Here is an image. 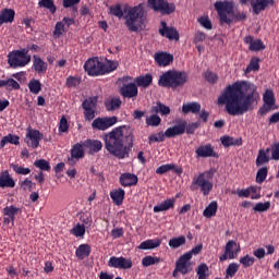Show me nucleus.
Returning <instances> with one entry per match:
<instances>
[{"mask_svg": "<svg viewBox=\"0 0 279 279\" xmlns=\"http://www.w3.org/2000/svg\"><path fill=\"white\" fill-rule=\"evenodd\" d=\"M260 99L256 85L247 81H236L228 85L218 97V106H226L231 117H241L253 110L254 104Z\"/></svg>", "mask_w": 279, "mask_h": 279, "instance_id": "f257e3e1", "label": "nucleus"}, {"mask_svg": "<svg viewBox=\"0 0 279 279\" xmlns=\"http://www.w3.org/2000/svg\"><path fill=\"white\" fill-rule=\"evenodd\" d=\"M105 143V149L123 160L130 158L132 147H134V131L130 125H121L114 128L112 131L105 133L102 136Z\"/></svg>", "mask_w": 279, "mask_h": 279, "instance_id": "f03ea898", "label": "nucleus"}, {"mask_svg": "<svg viewBox=\"0 0 279 279\" xmlns=\"http://www.w3.org/2000/svg\"><path fill=\"white\" fill-rule=\"evenodd\" d=\"M125 12V23L124 25L128 27L129 32H138L140 27H143L145 25V8L143 7V3H140L138 5L124 9Z\"/></svg>", "mask_w": 279, "mask_h": 279, "instance_id": "7ed1b4c3", "label": "nucleus"}, {"mask_svg": "<svg viewBox=\"0 0 279 279\" xmlns=\"http://www.w3.org/2000/svg\"><path fill=\"white\" fill-rule=\"evenodd\" d=\"M215 8L220 17V23L230 25L233 21H245L247 15L245 13H239L234 15V2L230 1H217Z\"/></svg>", "mask_w": 279, "mask_h": 279, "instance_id": "20e7f679", "label": "nucleus"}, {"mask_svg": "<svg viewBox=\"0 0 279 279\" xmlns=\"http://www.w3.org/2000/svg\"><path fill=\"white\" fill-rule=\"evenodd\" d=\"M213 175L215 173L208 170L194 177L190 186L191 191H201L203 195H210V191H213Z\"/></svg>", "mask_w": 279, "mask_h": 279, "instance_id": "39448f33", "label": "nucleus"}, {"mask_svg": "<svg viewBox=\"0 0 279 279\" xmlns=\"http://www.w3.org/2000/svg\"><path fill=\"white\" fill-rule=\"evenodd\" d=\"M32 62V54L29 49L23 48L20 50L12 51L8 54V64L11 69H23Z\"/></svg>", "mask_w": 279, "mask_h": 279, "instance_id": "423d86ee", "label": "nucleus"}, {"mask_svg": "<svg viewBox=\"0 0 279 279\" xmlns=\"http://www.w3.org/2000/svg\"><path fill=\"white\" fill-rule=\"evenodd\" d=\"M84 69L90 77L104 75V62H101L97 57L88 59L84 64Z\"/></svg>", "mask_w": 279, "mask_h": 279, "instance_id": "0eeeda50", "label": "nucleus"}, {"mask_svg": "<svg viewBox=\"0 0 279 279\" xmlns=\"http://www.w3.org/2000/svg\"><path fill=\"white\" fill-rule=\"evenodd\" d=\"M43 138H45V135L40 131L32 128L26 130L25 143L27 144V147H32V149H38Z\"/></svg>", "mask_w": 279, "mask_h": 279, "instance_id": "6e6552de", "label": "nucleus"}, {"mask_svg": "<svg viewBox=\"0 0 279 279\" xmlns=\"http://www.w3.org/2000/svg\"><path fill=\"white\" fill-rule=\"evenodd\" d=\"M117 121H119V118L116 116L112 117H106V118H96L92 122L93 130H99L100 132H106L109 128H112V125H116Z\"/></svg>", "mask_w": 279, "mask_h": 279, "instance_id": "1a4fd4ad", "label": "nucleus"}, {"mask_svg": "<svg viewBox=\"0 0 279 279\" xmlns=\"http://www.w3.org/2000/svg\"><path fill=\"white\" fill-rule=\"evenodd\" d=\"M264 107L260 109V114H267L269 110H276V96L272 89H266L263 95Z\"/></svg>", "mask_w": 279, "mask_h": 279, "instance_id": "9d476101", "label": "nucleus"}, {"mask_svg": "<svg viewBox=\"0 0 279 279\" xmlns=\"http://www.w3.org/2000/svg\"><path fill=\"white\" fill-rule=\"evenodd\" d=\"M132 259L123 256H111L108 262V267H113L114 269H132Z\"/></svg>", "mask_w": 279, "mask_h": 279, "instance_id": "9b49d317", "label": "nucleus"}, {"mask_svg": "<svg viewBox=\"0 0 279 279\" xmlns=\"http://www.w3.org/2000/svg\"><path fill=\"white\" fill-rule=\"evenodd\" d=\"M158 85L163 88H175V70H169L158 80Z\"/></svg>", "mask_w": 279, "mask_h": 279, "instance_id": "f8f14e48", "label": "nucleus"}, {"mask_svg": "<svg viewBox=\"0 0 279 279\" xmlns=\"http://www.w3.org/2000/svg\"><path fill=\"white\" fill-rule=\"evenodd\" d=\"M239 252H241V248L236 246V242L229 241L226 245L225 254L220 256V260H234L239 256Z\"/></svg>", "mask_w": 279, "mask_h": 279, "instance_id": "ddd939ff", "label": "nucleus"}, {"mask_svg": "<svg viewBox=\"0 0 279 279\" xmlns=\"http://www.w3.org/2000/svg\"><path fill=\"white\" fill-rule=\"evenodd\" d=\"M175 271L183 274V276L190 274V271H193V267L191 266V254H183L179 258L177 262Z\"/></svg>", "mask_w": 279, "mask_h": 279, "instance_id": "4468645a", "label": "nucleus"}, {"mask_svg": "<svg viewBox=\"0 0 279 279\" xmlns=\"http://www.w3.org/2000/svg\"><path fill=\"white\" fill-rule=\"evenodd\" d=\"M154 60L157 66H169L170 64H173L174 57L167 51H158L155 52Z\"/></svg>", "mask_w": 279, "mask_h": 279, "instance_id": "2eb2a0df", "label": "nucleus"}, {"mask_svg": "<svg viewBox=\"0 0 279 279\" xmlns=\"http://www.w3.org/2000/svg\"><path fill=\"white\" fill-rule=\"evenodd\" d=\"M148 8L161 14H171V7L166 0H148Z\"/></svg>", "mask_w": 279, "mask_h": 279, "instance_id": "dca6fc26", "label": "nucleus"}, {"mask_svg": "<svg viewBox=\"0 0 279 279\" xmlns=\"http://www.w3.org/2000/svg\"><path fill=\"white\" fill-rule=\"evenodd\" d=\"M120 95L124 99H134V97H138V86L135 83L123 84L120 88Z\"/></svg>", "mask_w": 279, "mask_h": 279, "instance_id": "f3484780", "label": "nucleus"}, {"mask_svg": "<svg viewBox=\"0 0 279 279\" xmlns=\"http://www.w3.org/2000/svg\"><path fill=\"white\" fill-rule=\"evenodd\" d=\"M33 71L37 73V75H46L47 70L49 69V64L43 60L38 54L33 56Z\"/></svg>", "mask_w": 279, "mask_h": 279, "instance_id": "a211bd4d", "label": "nucleus"}, {"mask_svg": "<svg viewBox=\"0 0 279 279\" xmlns=\"http://www.w3.org/2000/svg\"><path fill=\"white\" fill-rule=\"evenodd\" d=\"M119 183L124 189H130L132 186H136L138 184V177L134 173L124 172L119 178Z\"/></svg>", "mask_w": 279, "mask_h": 279, "instance_id": "6ab92c4d", "label": "nucleus"}, {"mask_svg": "<svg viewBox=\"0 0 279 279\" xmlns=\"http://www.w3.org/2000/svg\"><path fill=\"white\" fill-rule=\"evenodd\" d=\"M196 156L197 158H218L219 155L217 151H215V147L210 144L201 145L196 149Z\"/></svg>", "mask_w": 279, "mask_h": 279, "instance_id": "aec40b11", "label": "nucleus"}, {"mask_svg": "<svg viewBox=\"0 0 279 279\" xmlns=\"http://www.w3.org/2000/svg\"><path fill=\"white\" fill-rule=\"evenodd\" d=\"M83 147L88 150L90 156H94V154L101 151L104 144L99 140H86L83 142Z\"/></svg>", "mask_w": 279, "mask_h": 279, "instance_id": "412c9836", "label": "nucleus"}, {"mask_svg": "<svg viewBox=\"0 0 279 279\" xmlns=\"http://www.w3.org/2000/svg\"><path fill=\"white\" fill-rule=\"evenodd\" d=\"M16 182L8 170H4L0 173V189H14Z\"/></svg>", "mask_w": 279, "mask_h": 279, "instance_id": "4be33fe9", "label": "nucleus"}, {"mask_svg": "<svg viewBox=\"0 0 279 279\" xmlns=\"http://www.w3.org/2000/svg\"><path fill=\"white\" fill-rule=\"evenodd\" d=\"M245 45H248L250 51H263L265 50V44L260 39H254L253 36H246L244 38Z\"/></svg>", "mask_w": 279, "mask_h": 279, "instance_id": "5701e85b", "label": "nucleus"}, {"mask_svg": "<svg viewBox=\"0 0 279 279\" xmlns=\"http://www.w3.org/2000/svg\"><path fill=\"white\" fill-rule=\"evenodd\" d=\"M267 5H274V0H251L254 14H260Z\"/></svg>", "mask_w": 279, "mask_h": 279, "instance_id": "b1692460", "label": "nucleus"}, {"mask_svg": "<svg viewBox=\"0 0 279 279\" xmlns=\"http://www.w3.org/2000/svg\"><path fill=\"white\" fill-rule=\"evenodd\" d=\"M92 252L93 248L90 247V244H80L75 251V256L78 260H84V258H88V256H90Z\"/></svg>", "mask_w": 279, "mask_h": 279, "instance_id": "393cba45", "label": "nucleus"}, {"mask_svg": "<svg viewBox=\"0 0 279 279\" xmlns=\"http://www.w3.org/2000/svg\"><path fill=\"white\" fill-rule=\"evenodd\" d=\"M15 14L13 9H3L0 12V27L3 23H13Z\"/></svg>", "mask_w": 279, "mask_h": 279, "instance_id": "a878e982", "label": "nucleus"}, {"mask_svg": "<svg viewBox=\"0 0 279 279\" xmlns=\"http://www.w3.org/2000/svg\"><path fill=\"white\" fill-rule=\"evenodd\" d=\"M110 197L116 206H121V204H123V199H125V190L121 187L113 190L110 192Z\"/></svg>", "mask_w": 279, "mask_h": 279, "instance_id": "bb28decb", "label": "nucleus"}, {"mask_svg": "<svg viewBox=\"0 0 279 279\" xmlns=\"http://www.w3.org/2000/svg\"><path fill=\"white\" fill-rule=\"evenodd\" d=\"M159 34L169 38V40H175V28L168 27L167 22L161 21V28H159Z\"/></svg>", "mask_w": 279, "mask_h": 279, "instance_id": "cd10ccee", "label": "nucleus"}, {"mask_svg": "<svg viewBox=\"0 0 279 279\" xmlns=\"http://www.w3.org/2000/svg\"><path fill=\"white\" fill-rule=\"evenodd\" d=\"M8 143H10V145H21V137H19V135H14V134L5 135L0 141V148L3 149V147H5V145H8Z\"/></svg>", "mask_w": 279, "mask_h": 279, "instance_id": "c85d7f7f", "label": "nucleus"}, {"mask_svg": "<svg viewBox=\"0 0 279 279\" xmlns=\"http://www.w3.org/2000/svg\"><path fill=\"white\" fill-rule=\"evenodd\" d=\"M161 243L160 239L146 240L138 245V250H156V247H160Z\"/></svg>", "mask_w": 279, "mask_h": 279, "instance_id": "c756f323", "label": "nucleus"}, {"mask_svg": "<svg viewBox=\"0 0 279 279\" xmlns=\"http://www.w3.org/2000/svg\"><path fill=\"white\" fill-rule=\"evenodd\" d=\"M220 141L223 147H232V146L241 147V145H243V140L241 137L234 138L230 136H222Z\"/></svg>", "mask_w": 279, "mask_h": 279, "instance_id": "7c9ffc66", "label": "nucleus"}, {"mask_svg": "<svg viewBox=\"0 0 279 279\" xmlns=\"http://www.w3.org/2000/svg\"><path fill=\"white\" fill-rule=\"evenodd\" d=\"M151 112H155V114H161V117H167V114L171 113V109L165 104L157 101L156 106L151 107Z\"/></svg>", "mask_w": 279, "mask_h": 279, "instance_id": "2f4dec72", "label": "nucleus"}, {"mask_svg": "<svg viewBox=\"0 0 279 279\" xmlns=\"http://www.w3.org/2000/svg\"><path fill=\"white\" fill-rule=\"evenodd\" d=\"M175 206V202L171 198L163 201L161 204L154 206V213H163V210H169Z\"/></svg>", "mask_w": 279, "mask_h": 279, "instance_id": "473e14b6", "label": "nucleus"}, {"mask_svg": "<svg viewBox=\"0 0 279 279\" xmlns=\"http://www.w3.org/2000/svg\"><path fill=\"white\" fill-rule=\"evenodd\" d=\"M269 151H271V148H267L265 149H260L258 151L257 158H256V166L260 167V165H267V162H269L270 158H269Z\"/></svg>", "mask_w": 279, "mask_h": 279, "instance_id": "72a5a7b5", "label": "nucleus"}, {"mask_svg": "<svg viewBox=\"0 0 279 279\" xmlns=\"http://www.w3.org/2000/svg\"><path fill=\"white\" fill-rule=\"evenodd\" d=\"M199 110H202V105H199V102H189L182 107V112H184V114H189V112H192V114H197Z\"/></svg>", "mask_w": 279, "mask_h": 279, "instance_id": "f704fd0d", "label": "nucleus"}, {"mask_svg": "<svg viewBox=\"0 0 279 279\" xmlns=\"http://www.w3.org/2000/svg\"><path fill=\"white\" fill-rule=\"evenodd\" d=\"M121 98L119 97H113L105 102L106 109L108 112H112L114 110H119L121 108Z\"/></svg>", "mask_w": 279, "mask_h": 279, "instance_id": "c9c22d12", "label": "nucleus"}, {"mask_svg": "<svg viewBox=\"0 0 279 279\" xmlns=\"http://www.w3.org/2000/svg\"><path fill=\"white\" fill-rule=\"evenodd\" d=\"M19 213H21V208H17L14 205L7 206L3 208V215L5 217H10L12 223H14V220L16 219V215H19Z\"/></svg>", "mask_w": 279, "mask_h": 279, "instance_id": "e433bc0d", "label": "nucleus"}, {"mask_svg": "<svg viewBox=\"0 0 279 279\" xmlns=\"http://www.w3.org/2000/svg\"><path fill=\"white\" fill-rule=\"evenodd\" d=\"M137 86H142V88H147L151 85V82H154V76L151 74H146L136 77L135 80Z\"/></svg>", "mask_w": 279, "mask_h": 279, "instance_id": "4c0bfd02", "label": "nucleus"}, {"mask_svg": "<svg viewBox=\"0 0 279 279\" xmlns=\"http://www.w3.org/2000/svg\"><path fill=\"white\" fill-rule=\"evenodd\" d=\"M71 157L76 158V160H80V158H84V143H76L73 145V147L71 148Z\"/></svg>", "mask_w": 279, "mask_h": 279, "instance_id": "58836bf2", "label": "nucleus"}, {"mask_svg": "<svg viewBox=\"0 0 279 279\" xmlns=\"http://www.w3.org/2000/svg\"><path fill=\"white\" fill-rule=\"evenodd\" d=\"M28 90L33 95H38V93H40V90H43V84L40 83V81H38L36 78H32L28 82Z\"/></svg>", "mask_w": 279, "mask_h": 279, "instance_id": "ea45409f", "label": "nucleus"}, {"mask_svg": "<svg viewBox=\"0 0 279 279\" xmlns=\"http://www.w3.org/2000/svg\"><path fill=\"white\" fill-rule=\"evenodd\" d=\"M217 202H211L203 211L204 217H206V219H210V217H215L217 215Z\"/></svg>", "mask_w": 279, "mask_h": 279, "instance_id": "a19ab883", "label": "nucleus"}, {"mask_svg": "<svg viewBox=\"0 0 279 279\" xmlns=\"http://www.w3.org/2000/svg\"><path fill=\"white\" fill-rule=\"evenodd\" d=\"M169 171H172V173H175V163H166L156 169V173L158 175L169 173Z\"/></svg>", "mask_w": 279, "mask_h": 279, "instance_id": "79ce46f5", "label": "nucleus"}, {"mask_svg": "<svg viewBox=\"0 0 279 279\" xmlns=\"http://www.w3.org/2000/svg\"><path fill=\"white\" fill-rule=\"evenodd\" d=\"M189 82V74L186 72H175V87L184 86Z\"/></svg>", "mask_w": 279, "mask_h": 279, "instance_id": "37998d69", "label": "nucleus"}, {"mask_svg": "<svg viewBox=\"0 0 279 279\" xmlns=\"http://www.w3.org/2000/svg\"><path fill=\"white\" fill-rule=\"evenodd\" d=\"M118 68H119V62L108 61L107 63H104L102 75H107V73H112L113 71H117Z\"/></svg>", "mask_w": 279, "mask_h": 279, "instance_id": "c03bdc74", "label": "nucleus"}, {"mask_svg": "<svg viewBox=\"0 0 279 279\" xmlns=\"http://www.w3.org/2000/svg\"><path fill=\"white\" fill-rule=\"evenodd\" d=\"M34 167L40 169V171H51V163L46 159H37L34 161Z\"/></svg>", "mask_w": 279, "mask_h": 279, "instance_id": "a18cd8bd", "label": "nucleus"}, {"mask_svg": "<svg viewBox=\"0 0 279 279\" xmlns=\"http://www.w3.org/2000/svg\"><path fill=\"white\" fill-rule=\"evenodd\" d=\"M83 109L97 110V97H89L82 102Z\"/></svg>", "mask_w": 279, "mask_h": 279, "instance_id": "49530a36", "label": "nucleus"}, {"mask_svg": "<svg viewBox=\"0 0 279 279\" xmlns=\"http://www.w3.org/2000/svg\"><path fill=\"white\" fill-rule=\"evenodd\" d=\"M260 69V59L253 57L247 65L245 73H252V71H258Z\"/></svg>", "mask_w": 279, "mask_h": 279, "instance_id": "de8ad7c7", "label": "nucleus"}, {"mask_svg": "<svg viewBox=\"0 0 279 279\" xmlns=\"http://www.w3.org/2000/svg\"><path fill=\"white\" fill-rule=\"evenodd\" d=\"M38 5L39 8H46V10H49L50 14H56L57 8L53 0H40Z\"/></svg>", "mask_w": 279, "mask_h": 279, "instance_id": "09e8293b", "label": "nucleus"}, {"mask_svg": "<svg viewBox=\"0 0 279 279\" xmlns=\"http://www.w3.org/2000/svg\"><path fill=\"white\" fill-rule=\"evenodd\" d=\"M70 232L76 238L84 236V234H86V227L82 223H77Z\"/></svg>", "mask_w": 279, "mask_h": 279, "instance_id": "8fccbe9b", "label": "nucleus"}, {"mask_svg": "<svg viewBox=\"0 0 279 279\" xmlns=\"http://www.w3.org/2000/svg\"><path fill=\"white\" fill-rule=\"evenodd\" d=\"M162 123V119L158 117V114H151L150 117L146 118V125L150 128H158Z\"/></svg>", "mask_w": 279, "mask_h": 279, "instance_id": "3c124183", "label": "nucleus"}, {"mask_svg": "<svg viewBox=\"0 0 279 279\" xmlns=\"http://www.w3.org/2000/svg\"><path fill=\"white\" fill-rule=\"evenodd\" d=\"M80 84H82V78L77 76H69L65 81V86L68 88H76Z\"/></svg>", "mask_w": 279, "mask_h": 279, "instance_id": "603ef678", "label": "nucleus"}, {"mask_svg": "<svg viewBox=\"0 0 279 279\" xmlns=\"http://www.w3.org/2000/svg\"><path fill=\"white\" fill-rule=\"evenodd\" d=\"M157 263H160V258L154 257L151 255L145 256L142 259L143 267H151V265H156Z\"/></svg>", "mask_w": 279, "mask_h": 279, "instance_id": "864d4df0", "label": "nucleus"}, {"mask_svg": "<svg viewBox=\"0 0 279 279\" xmlns=\"http://www.w3.org/2000/svg\"><path fill=\"white\" fill-rule=\"evenodd\" d=\"M236 271H239V264L231 263L226 270V278H234L236 276Z\"/></svg>", "mask_w": 279, "mask_h": 279, "instance_id": "5fc2aeb1", "label": "nucleus"}, {"mask_svg": "<svg viewBox=\"0 0 279 279\" xmlns=\"http://www.w3.org/2000/svg\"><path fill=\"white\" fill-rule=\"evenodd\" d=\"M109 12L112 16H117V19H123V9L121 8V4L111 5Z\"/></svg>", "mask_w": 279, "mask_h": 279, "instance_id": "6e6d98bb", "label": "nucleus"}, {"mask_svg": "<svg viewBox=\"0 0 279 279\" xmlns=\"http://www.w3.org/2000/svg\"><path fill=\"white\" fill-rule=\"evenodd\" d=\"M267 173H269V170L267 169V167H263L257 171V174H256L257 184H263V181L267 180Z\"/></svg>", "mask_w": 279, "mask_h": 279, "instance_id": "4d7b16f0", "label": "nucleus"}, {"mask_svg": "<svg viewBox=\"0 0 279 279\" xmlns=\"http://www.w3.org/2000/svg\"><path fill=\"white\" fill-rule=\"evenodd\" d=\"M59 134H66L69 132V121L66 120V116H62L59 121Z\"/></svg>", "mask_w": 279, "mask_h": 279, "instance_id": "13d9d810", "label": "nucleus"}, {"mask_svg": "<svg viewBox=\"0 0 279 279\" xmlns=\"http://www.w3.org/2000/svg\"><path fill=\"white\" fill-rule=\"evenodd\" d=\"M4 86H7V90H20L21 89V84L16 82L14 78H8L4 81Z\"/></svg>", "mask_w": 279, "mask_h": 279, "instance_id": "bf43d9fd", "label": "nucleus"}, {"mask_svg": "<svg viewBox=\"0 0 279 279\" xmlns=\"http://www.w3.org/2000/svg\"><path fill=\"white\" fill-rule=\"evenodd\" d=\"M11 167L17 175H29V173H32V170L29 168H23L14 163H12Z\"/></svg>", "mask_w": 279, "mask_h": 279, "instance_id": "052dcab7", "label": "nucleus"}, {"mask_svg": "<svg viewBox=\"0 0 279 279\" xmlns=\"http://www.w3.org/2000/svg\"><path fill=\"white\" fill-rule=\"evenodd\" d=\"M81 0H63L62 5L65 9L71 8L73 14H77V8L75 5H77V3H80Z\"/></svg>", "mask_w": 279, "mask_h": 279, "instance_id": "680f3d73", "label": "nucleus"}, {"mask_svg": "<svg viewBox=\"0 0 279 279\" xmlns=\"http://www.w3.org/2000/svg\"><path fill=\"white\" fill-rule=\"evenodd\" d=\"M271 208V203L266 202V203H257L254 207L253 210L255 213H267V210Z\"/></svg>", "mask_w": 279, "mask_h": 279, "instance_id": "e2e57ef3", "label": "nucleus"}, {"mask_svg": "<svg viewBox=\"0 0 279 279\" xmlns=\"http://www.w3.org/2000/svg\"><path fill=\"white\" fill-rule=\"evenodd\" d=\"M198 279H207L208 278V266L206 264H201L197 268Z\"/></svg>", "mask_w": 279, "mask_h": 279, "instance_id": "0e129e2a", "label": "nucleus"}, {"mask_svg": "<svg viewBox=\"0 0 279 279\" xmlns=\"http://www.w3.org/2000/svg\"><path fill=\"white\" fill-rule=\"evenodd\" d=\"M255 258L250 256V255H245L244 257L240 258V264L243 265V267L247 268V267H252V265H254L255 263Z\"/></svg>", "mask_w": 279, "mask_h": 279, "instance_id": "69168bd1", "label": "nucleus"}, {"mask_svg": "<svg viewBox=\"0 0 279 279\" xmlns=\"http://www.w3.org/2000/svg\"><path fill=\"white\" fill-rule=\"evenodd\" d=\"M198 23L205 29H213V22H210V19L208 16L198 17Z\"/></svg>", "mask_w": 279, "mask_h": 279, "instance_id": "338daca9", "label": "nucleus"}, {"mask_svg": "<svg viewBox=\"0 0 279 279\" xmlns=\"http://www.w3.org/2000/svg\"><path fill=\"white\" fill-rule=\"evenodd\" d=\"M270 151H271V159L272 160H279V142L275 143L271 146Z\"/></svg>", "mask_w": 279, "mask_h": 279, "instance_id": "774afa93", "label": "nucleus"}]
</instances>
